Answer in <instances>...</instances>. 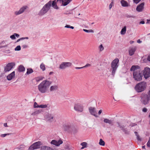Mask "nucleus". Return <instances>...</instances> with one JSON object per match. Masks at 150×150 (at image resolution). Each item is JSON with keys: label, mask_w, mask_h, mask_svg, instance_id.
Returning a JSON list of instances; mask_svg holds the SVG:
<instances>
[{"label": "nucleus", "mask_w": 150, "mask_h": 150, "mask_svg": "<svg viewBox=\"0 0 150 150\" xmlns=\"http://www.w3.org/2000/svg\"><path fill=\"white\" fill-rule=\"evenodd\" d=\"M132 71H133V77L135 80L140 81L142 80L143 74L140 71V67L139 66H132Z\"/></svg>", "instance_id": "nucleus-1"}, {"label": "nucleus", "mask_w": 150, "mask_h": 150, "mask_svg": "<svg viewBox=\"0 0 150 150\" xmlns=\"http://www.w3.org/2000/svg\"><path fill=\"white\" fill-rule=\"evenodd\" d=\"M52 83V82L47 80L43 81L38 86L39 91L41 93H45Z\"/></svg>", "instance_id": "nucleus-2"}, {"label": "nucleus", "mask_w": 150, "mask_h": 150, "mask_svg": "<svg viewBox=\"0 0 150 150\" xmlns=\"http://www.w3.org/2000/svg\"><path fill=\"white\" fill-rule=\"evenodd\" d=\"M119 59L118 58L114 59L111 63V68L112 69V75L114 76L117 69L119 66Z\"/></svg>", "instance_id": "nucleus-3"}, {"label": "nucleus", "mask_w": 150, "mask_h": 150, "mask_svg": "<svg viewBox=\"0 0 150 150\" xmlns=\"http://www.w3.org/2000/svg\"><path fill=\"white\" fill-rule=\"evenodd\" d=\"M146 83L144 81L140 82L136 85L135 88L138 92L143 91L146 88Z\"/></svg>", "instance_id": "nucleus-4"}, {"label": "nucleus", "mask_w": 150, "mask_h": 150, "mask_svg": "<svg viewBox=\"0 0 150 150\" xmlns=\"http://www.w3.org/2000/svg\"><path fill=\"white\" fill-rule=\"evenodd\" d=\"M50 8V4L46 3L43 7L38 13V15L41 16L47 13Z\"/></svg>", "instance_id": "nucleus-5"}, {"label": "nucleus", "mask_w": 150, "mask_h": 150, "mask_svg": "<svg viewBox=\"0 0 150 150\" xmlns=\"http://www.w3.org/2000/svg\"><path fill=\"white\" fill-rule=\"evenodd\" d=\"M42 144V143L40 141H38L35 142L30 146L28 150H33L35 149H39L40 148V146Z\"/></svg>", "instance_id": "nucleus-6"}, {"label": "nucleus", "mask_w": 150, "mask_h": 150, "mask_svg": "<svg viewBox=\"0 0 150 150\" xmlns=\"http://www.w3.org/2000/svg\"><path fill=\"white\" fill-rule=\"evenodd\" d=\"M73 125L70 123H67L64 124L63 126V129L64 131L70 132L71 131Z\"/></svg>", "instance_id": "nucleus-7"}, {"label": "nucleus", "mask_w": 150, "mask_h": 150, "mask_svg": "<svg viewBox=\"0 0 150 150\" xmlns=\"http://www.w3.org/2000/svg\"><path fill=\"white\" fill-rule=\"evenodd\" d=\"M72 63L70 62H62L59 65V68L64 69L67 67H70Z\"/></svg>", "instance_id": "nucleus-8"}, {"label": "nucleus", "mask_w": 150, "mask_h": 150, "mask_svg": "<svg viewBox=\"0 0 150 150\" xmlns=\"http://www.w3.org/2000/svg\"><path fill=\"white\" fill-rule=\"evenodd\" d=\"M15 64L14 62L9 63L4 67V71L5 72L9 71L15 66Z\"/></svg>", "instance_id": "nucleus-9"}, {"label": "nucleus", "mask_w": 150, "mask_h": 150, "mask_svg": "<svg viewBox=\"0 0 150 150\" xmlns=\"http://www.w3.org/2000/svg\"><path fill=\"white\" fill-rule=\"evenodd\" d=\"M143 75L146 79L149 77L150 76V69L147 67L145 68Z\"/></svg>", "instance_id": "nucleus-10"}, {"label": "nucleus", "mask_w": 150, "mask_h": 150, "mask_svg": "<svg viewBox=\"0 0 150 150\" xmlns=\"http://www.w3.org/2000/svg\"><path fill=\"white\" fill-rule=\"evenodd\" d=\"M74 109L76 111L82 112L83 111V106L80 104H76L74 105Z\"/></svg>", "instance_id": "nucleus-11"}, {"label": "nucleus", "mask_w": 150, "mask_h": 150, "mask_svg": "<svg viewBox=\"0 0 150 150\" xmlns=\"http://www.w3.org/2000/svg\"><path fill=\"white\" fill-rule=\"evenodd\" d=\"M89 110L91 115H94L96 117H98L96 115V111L95 108L90 107L89 108Z\"/></svg>", "instance_id": "nucleus-12"}, {"label": "nucleus", "mask_w": 150, "mask_h": 150, "mask_svg": "<svg viewBox=\"0 0 150 150\" xmlns=\"http://www.w3.org/2000/svg\"><path fill=\"white\" fill-rule=\"evenodd\" d=\"M47 3L50 4V7L52 6L53 8L56 9H58L59 8L57 4L56 0L52 1H50Z\"/></svg>", "instance_id": "nucleus-13"}, {"label": "nucleus", "mask_w": 150, "mask_h": 150, "mask_svg": "<svg viewBox=\"0 0 150 150\" xmlns=\"http://www.w3.org/2000/svg\"><path fill=\"white\" fill-rule=\"evenodd\" d=\"M50 143L52 144L58 146L62 144L63 141L61 140H59L58 141H56L55 140H53L51 141Z\"/></svg>", "instance_id": "nucleus-14"}, {"label": "nucleus", "mask_w": 150, "mask_h": 150, "mask_svg": "<svg viewBox=\"0 0 150 150\" xmlns=\"http://www.w3.org/2000/svg\"><path fill=\"white\" fill-rule=\"evenodd\" d=\"M27 8V6H24L21 8L18 11H15V14L16 15H19L23 13Z\"/></svg>", "instance_id": "nucleus-15"}, {"label": "nucleus", "mask_w": 150, "mask_h": 150, "mask_svg": "<svg viewBox=\"0 0 150 150\" xmlns=\"http://www.w3.org/2000/svg\"><path fill=\"white\" fill-rule=\"evenodd\" d=\"M144 2H142L136 8V10L139 12L142 11L144 8Z\"/></svg>", "instance_id": "nucleus-16"}, {"label": "nucleus", "mask_w": 150, "mask_h": 150, "mask_svg": "<svg viewBox=\"0 0 150 150\" xmlns=\"http://www.w3.org/2000/svg\"><path fill=\"white\" fill-rule=\"evenodd\" d=\"M117 123L118 125L117 127H119V128L122 130L126 134H129V132L127 131L126 129L125 128V126L123 125H120L119 122H117Z\"/></svg>", "instance_id": "nucleus-17"}, {"label": "nucleus", "mask_w": 150, "mask_h": 150, "mask_svg": "<svg viewBox=\"0 0 150 150\" xmlns=\"http://www.w3.org/2000/svg\"><path fill=\"white\" fill-rule=\"evenodd\" d=\"M59 88L58 85H55L50 86V91L51 92H53L57 91Z\"/></svg>", "instance_id": "nucleus-18"}, {"label": "nucleus", "mask_w": 150, "mask_h": 150, "mask_svg": "<svg viewBox=\"0 0 150 150\" xmlns=\"http://www.w3.org/2000/svg\"><path fill=\"white\" fill-rule=\"evenodd\" d=\"M72 0H57V1H59L61 3H62V5L66 6L69 4Z\"/></svg>", "instance_id": "nucleus-19"}, {"label": "nucleus", "mask_w": 150, "mask_h": 150, "mask_svg": "<svg viewBox=\"0 0 150 150\" xmlns=\"http://www.w3.org/2000/svg\"><path fill=\"white\" fill-rule=\"evenodd\" d=\"M15 75V72L13 71L7 76V79L8 80L10 81L12 79Z\"/></svg>", "instance_id": "nucleus-20"}, {"label": "nucleus", "mask_w": 150, "mask_h": 150, "mask_svg": "<svg viewBox=\"0 0 150 150\" xmlns=\"http://www.w3.org/2000/svg\"><path fill=\"white\" fill-rule=\"evenodd\" d=\"M17 70L19 72H22L25 71V68L23 65H20L18 67Z\"/></svg>", "instance_id": "nucleus-21"}, {"label": "nucleus", "mask_w": 150, "mask_h": 150, "mask_svg": "<svg viewBox=\"0 0 150 150\" xmlns=\"http://www.w3.org/2000/svg\"><path fill=\"white\" fill-rule=\"evenodd\" d=\"M40 148L41 150H54L53 149L45 146H42Z\"/></svg>", "instance_id": "nucleus-22"}, {"label": "nucleus", "mask_w": 150, "mask_h": 150, "mask_svg": "<svg viewBox=\"0 0 150 150\" xmlns=\"http://www.w3.org/2000/svg\"><path fill=\"white\" fill-rule=\"evenodd\" d=\"M53 116L50 114H49L47 116V119L48 121L52 122L53 121Z\"/></svg>", "instance_id": "nucleus-23"}, {"label": "nucleus", "mask_w": 150, "mask_h": 150, "mask_svg": "<svg viewBox=\"0 0 150 150\" xmlns=\"http://www.w3.org/2000/svg\"><path fill=\"white\" fill-rule=\"evenodd\" d=\"M120 2L122 6L123 7H127L128 6V3L124 0H122Z\"/></svg>", "instance_id": "nucleus-24"}, {"label": "nucleus", "mask_w": 150, "mask_h": 150, "mask_svg": "<svg viewBox=\"0 0 150 150\" xmlns=\"http://www.w3.org/2000/svg\"><path fill=\"white\" fill-rule=\"evenodd\" d=\"M126 26H125L121 30L120 33L122 35H124L126 33Z\"/></svg>", "instance_id": "nucleus-25"}, {"label": "nucleus", "mask_w": 150, "mask_h": 150, "mask_svg": "<svg viewBox=\"0 0 150 150\" xmlns=\"http://www.w3.org/2000/svg\"><path fill=\"white\" fill-rule=\"evenodd\" d=\"M103 122L105 123H108L111 124L112 123V121L111 120H109L107 118H105L103 120Z\"/></svg>", "instance_id": "nucleus-26"}, {"label": "nucleus", "mask_w": 150, "mask_h": 150, "mask_svg": "<svg viewBox=\"0 0 150 150\" xmlns=\"http://www.w3.org/2000/svg\"><path fill=\"white\" fill-rule=\"evenodd\" d=\"M33 69L31 68H28L27 69V71L25 75H28L30 74L33 72Z\"/></svg>", "instance_id": "nucleus-27"}, {"label": "nucleus", "mask_w": 150, "mask_h": 150, "mask_svg": "<svg viewBox=\"0 0 150 150\" xmlns=\"http://www.w3.org/2000/svg\"><path fill=\"white\" fill-rule=\"evenodd\" d=\"M134 133L135 134V135L137 137V139L138 141H141V138L140 137V136L138 135V133L136 132H134Z\"/></svg>", "instance_id": "nucleus-28"}, {"label": "nucleus", "mask_w": 150, "mask_h": 150, "mask_svg": "<svg viewBox=\"0 0 150 150\" xmlns=\"http://www.w3.org/2000/svg\"><path fill=\"white\" fill-rule=\"evenodd\" d=\"M40 67V69H42L43 71H44L45 70V64L43 63H42V64H41Z\"/></svg>", "instance_id": "nucleus-29"}, {"label": "nucleus", "mask_w": 150, "mask_h": 150, "mask_svg": "<svg viewBox=\"0 0 150 150\" xmlns=\"http://www.w3.org/2000/svg\"><path fill=\"white\" fill-rule=\"evenodd\" d=\"M99 144L102 146H104L105 144V142L102 139H100L99 142Z\"/></svg>", "instance_id": "nucleus-30"}, {"label": "nucleus", "mask_w": 150, "mask_h": 150, "mask_svg": "<svg viewBox=\"0 0 150 150\" xmlns=\"http://www.w3.org/2000/svg\"><path fill=\"white\" fill-rule=\"evenodd\" d=\"M44 78L42 77H38L36 78V81L37 82L39 81L40 80H42Z\"/></svg>", "instance_id": "nucleus-31"}, {"label": "nucleus", "mask_w": 150, "mask_h": 150, "mask_svg": "<svg viewBox=\"0 0 150 150\" xmlns=\"http://www.w3.org/2000/svg\"><path fill=\"white\" fill-rule=\"evenodd\" d=\"M18 148L19 150H23L25 148V146L21 145L18 147Z\"/></svg>", "instance_id": "nucleus-32"}, {"label": "nucleus", "mask_w": 150, "mask_h": 150, "mask_svg": "<svg viewBox=\"0 0 150 150\" xmlns=\"http://www.w3.org/2000/svg\"><path fill=\"white\" fill-rule=\"evenodd\" d=\"M137 48V47L135 46L134 47L132 48V55L134 54Z\"/></svg>", "instance_id": "nucleus-33"}, {"label": "nucleus", "mask_w": 150, "mask_h": 150, "mask_svg": "<svg viewBox=\"0 0 150 150\" xmlns=\"http://www.w3.org/2000/svg\"><path fill=\"white\" fill-rule=\"evenodd\" d=\"M41 111H40V110H37V111H35V112H34L32 113L31 114L32 115H37V114H39V113H40V112H41Z\"/></svg>", "instance_id": "nucleus-34"}, {"label": "nucleus", "mask_w": 150, "mask_h": 150, "mask_svg": "<svg viewBox=\"0 0 150 150\" xmlns=\"http://www.w3.org/2000/svg\"><path fill=\"white\" fill-rule=\"evenodd\" d=\"M83 31L86 33H93L94 32L93 30H87L83 29Z\"/></svg>", "instance_id": "nucleus-35"}, {"label": "nucleus", "mask_w": 150, "mask_h": 150, "mask_svg": "<svg viewBox=\"0 0 150 150\" xmlns=\"http://www.w3.org/2000/svg\"><path fill=\"white\" fill-rule=\"evenodd\" d=\"M71 131L73 132V133H75L77 132L78 130L74 128V126H73V127L72 128Z\"/></svg>", "instance_id": "nucleus-36"}, {"label": "nucleus", "mask_w": 150, "mask_h": 150, "mask_svg": "<svg viewBox=\"0 0 150 150\" xmlns=\"http://www.w3.org/2000/svg\"><path fill=\"white\" fill-rule=\"evenodd\" d=\"M21 50V47L20 45L17 46L15 49V51H19Z\"/></svg>", "instance_id": "nucleus-37"}, {"label": "nucleus", "mask_w": 150, "mask_h": 150, "mask_svg": "<svg viewBox=\"0 0 150 150\" xmlns=\"http://www.w3.org/2000/svg\"><path fill=\"white\" fill-rule=\"evenodd\" d=\"M47 105H41L39 106V108H47Z\"/></svg>", "instance_id": "nucleus-38"}, {"label": "nucleus", "mask_w": 150, "mask_h": 150, "mask_svg": "<svg viewBox=\"0 0 150 150\" xmlns=\"http://www.w3.org/2000/svg\"><path fill=\"white\" fill-rule=\"evenodd\" d=\"M11 134L10 133H8V134H2L1 135V137H4L6 136L9 135L10 134Z\"/></svg>", "instance_id": "nucleus-39"}, {"label": "nucleus", "mask_w": 150, "mask_h": 150, "mask_svg": "<svg viewBox=\"0 0 150 150\" xmlns=\"http://www.w3.org/2000/svg\"><path fill=\"white\" fill-rule=\"evenodd\" d=\"M87 143L85 142H83L81 144V145L83 147H85L87 145Z\"/></svg>", "instance_id": "nucleus-40"}, {"label": "nucleus", "mask_w": 150, "mask_h": 150, "mask_svg": "<svg viewBox=\"0 0 150 150\" xmlns=\"http://www.w3.org/2000/svg\"><path fill=\"white\" fill-rule=\"evenodd\" d=\"M39 106L36 102H35L34 103V108H39Z\"/></svg>", "instance_id": "nucleus-41"}, {"label": "nucleus", "mask_w": 150, "mask_h": 150, "mask_svg": "<svg viewBox=\"0 0 150 150\" xmlns=\"http://www.w3.org/2000/svg\"><path fill=\"white\" fill-rule=\"evenodd\" d=\"M99 48L100 49V51H102V50H103L104 49V48L103 46L101 44L99 46Z\"/></svg>", "instance_id": "nucleus-42"}, {"label": "nucleus", "mask_w": 150, "mask_h": 150, "mask_svg": "<svg viewBox=\"0 0 150 150\" xmlns=\"http://www.w3.org/2000/svg\"><path fill=\"white\" fill-rule=\"evenodd\" d=\"M113 4V2L112 1L111 3L109 5V8L110 9H111Z\"/></svg>", "instance_id": "nucleus-43"}, {"label": "nucleus", "mask_w": 150, "mask_h": 150, "mask_svg": "<svg viewBox=\"0 0 150 150\" xmlns=\"http://www.w3.org/2000/svg\"><path fill=\"white\" fill-rule=\"evenodd\" d=\"M10 38L14 40L16 39V37L14 34L11 35L10 36Z\"/></svg>", "instance_id": "nucleus-44"}, {"label": "nucleus", "mask_w": 150, "mask_h": 150, "mask_svg": "<svg viewBox=\"0 0 150 150\" xmlns=\"http://www.w3.org/2000/svg\"><path fill=\"white\" fill-rule=\"evenodd\" d=\"M91 66V64H89L87 63V64L85 66H83V68H86L87 67H90Z\"/></svg>", "instance_id": "nucleus-45"}, {"label": "nucleus", "mask_w": 150, "mask_h": 150, "mask_svg": "<svg viewBox=\"0 0 150 150\" xmlns=\"http://www.w3.org/2000/svg\"><path fill=\"white\" fill-rule=\"evenodd\" d=\"M141 0H133L134 2L136 4H137Z\"/></svg>", "instance_id": "nucleus-46"}, {"label": "nucleus", "mask_w": 150, "mask_h": 150, "mask_svg": "<svg viewBox=\"0 0 150 150\" xmlns=\"http://www.w3.org/2000/svg\"><path fill=\"white\" fill-rule=\"evenodd\" d=\"M22 47H23V49H25V48H26L28 47V46L26 45H23L22 46Z\"/></svg>", "instance_id": "nucleus-47"}, {"label": "nucleus", "mask_w": 150, "mask_h": 150, "mask_svg": "<svg viewBox=\"0 0 150 150\" xmlns=\"http://www.w3.org/2000/svg\"><path fill=\"white\" fill-rule=\"evenodd\" d=\"M147 110L146 108H144L142 109V111L144 112H146Z\"/></svg>", "instance_id": "nucleus-48"}, {"label": "nucleus", "mask_w": 150, "mask_h": 150, "mask_svg": "<svg viewBox=\"0 0 150 150\" xmlns=\"http://www.w3.org/2000/svg\"><path fill=\"white\" fill-rule=\"evenodd\" d=\"M24 38H19V39H18L17 40L16 42H19V41H20L21 40H24Z\"/></svg>", "instance_id": "nucleus-49"}, {"label": "nucleus", "mask_w": 150, "mask_h": 150, "mask_svg": "<svg viewBox=\"0 0 150 150\" xmlns=\"http://www.w3.org/2000/svg\"><path fill=\"white\" fill-rule=\"evenodd\" d=\"M84 68H83V67H75V68L76 69H83Z\"/></svg>", "instance_id": "nucleus-50"}, {"label": "nucleus", "mask_w": 150, "mask_h": 150, "mask_svg": "<svg viewBox=\"0 0 150 150\" xmlns=\"http://www.w3.org/2000/svg\"><path fill=\"white\" fill-rule=\"evenodd\" d=\"M129 54L130 56H131V49L129 50Z\"/></svg>", "instance_id": "nucleus-51"}, {"label": "nucleus", "mask_w": 150, "mask_h": 150, "mask_svg": "<svg viewBox=\"0 0 150 150\" xmlns=\"http://www.w3.org/2000/svg\"><path fill=\"white\" fill-rule=\"evenodd\" d=\"M70 26L69 25H66L65 26V28H70Z\"/></svg>", "instance_id": "nucleus-52"}, {"label": "nucleus", "mask_w": 150, "mask_h": 150, "mask_svg": "<svg viewBox=\"0 0 150 150\" xmlns=\"http://www.w3.org/2000/svg\"><path fill=\"white\" fill-rule=\"evenodd\" d=\"M102 112V110H100L98 111V114L99 115H100Z\"/></svg>", "instance_id": "nucleus-53"}, {"label": "nucleus", "mask_w": 150, "mask_h": 150, "mask_svg": "<svg viewBox=\"0 0 150 150\" xmlns=\"http://www.w3.org/2000/svg\"><path fill=\"white\" fill-rule=\"evenodd\" d=\"M14 34V35H15V36H16V37L17 38L19 36V35H18V34H17V33H15Z\"/></svg>", "instance_id": "nucleus-54"}, {"label": "nucleus", "mask_w": 150, "mask_h": 150, "mask_svg": "<svg viewBox=\"0 0 150 150\" xmlns=\"http://www.w3.org/2000/svg\"><path fill=\"white\" fill-rule=\"evenodd\" d=\"M145 23V22L144 21H142L140 22V24H144Z\"/></svg>", "instance_id": "nucleus-55"}, {"label": "nucleus", "mask_w": 150, "mask_h": 150, "mask_svg": "<svg viewBox=\"0 0 150 150\" xmlns=\"http://www.w3.org/2000/svg\"><path fill=\"white\" fill-rule=\"evenodd\" d=\"M147 60L149 61H150V54L148 56L147 58Z\"/></svg>", "instance_id": "nucleus-56"}, {"label": "nucleus", "mask_w": 150, "mask_h": 150, "mask_svg": "<svg viewBox=\"0 0 150 150\" xmlns=\"http://www.w3.org/2000/svg\"><path fill=\"white\" fill-rule=\"evenodd\" d=\"M7 45H6L3 46H0V49L3 48V47H7Z\"/></svg>", "instance_id": "nucleus-57"}, {"label": "nucleus", "mask_w": 150, "mask_h": 150, "mask_svg": "<svg viewBox=\"0 0 150 150\" xmlns=\"http://www.w3.org/2000/svg\"><path fill=\"white\" fill-rule=\"evenodd\" d=\"M137 42L138 43H141L142 42V41H141L139 39L137 40Z\"/></svg>", "instance_id": "nucleus-58"}, {"label": "nucleus", "mask_w": 150, "mask_h": 150, "mask_svg": "<svg viewBox=\"0 0 150 150\" xmlns=\"http://www.w3.org/2000/svg\"><path fill=\"white\" fill-rule=\"evenodd\" d=\"M6 53H10L9 52V50H7L5 52Z\"/></svg>", "instance_id": "nucleus-59"}, {"label": "nucleus", "mask_w": 150, "mask_h": 150, "mask_svg": "<svg viewBox=\"0 0 150 150\" xmlns=\"http://www.w3.org/2000/svg\"><path fill=\"white\" fill-rule=\"evenodd\" d=\"M4 126L5 127H8L7 125V124L6 123H4Z\"/></svg>", "instance_id": "nucleus-60"}, {"label": "nucleus", "mask_w": 150, "mask_h": 150, "mask_svg": "<svg viewBox=\"0 0 150 150\" xmlns=\"http://www.w3.org/2000/svg\"><path fill=\"white\" fill-rule=\"evenodd\" d=\"M14 150H19V149H18V147L17 148H15L14 149Z\"/></svg>", "instance_id": "nucleus-61"}, {"label": "nucleus", "mask_w": 150, "mask_h": 150, "mask_svg": "<svg viewBox=\"0 0 150 150\" xmlns=\"http://www.w3.org/2000/svg\"><path fill=\"white\" fill-rule=\"evenodd\" d=\"M24 38V39H28V37H25V38Z\"/></svg>", "instance_id": "nucleus-62"}, {"label": "nucleus", "mask_w": 150, "mask_h": 150, "mask_svg": "<svg viewBox=\"0 0 150 150\" xmlns=\"http://www.w3.org/2000/svg\"><path fill=\"white\" fill-rule=\"evenodd\" d=\"M147 23H149V22H150V19L149 20H147Z\"/></svg>", "instance_id": "nucleus-63"}, {"label": "nucleus", "mask_w": 150, "mask_h": 150, "mask_svg": "<svg viewBox=\"0 0 150 150\" xmlns=\"http://www.w3.org/2000/svg\"><path fill=\"white\" fill-rule=\"evenodd\" d=\"M70 28L72 29H73L74 28V27L72 26H70Z\"/></svg>", "instance_id": "nucleus-64"}]
</instances>
